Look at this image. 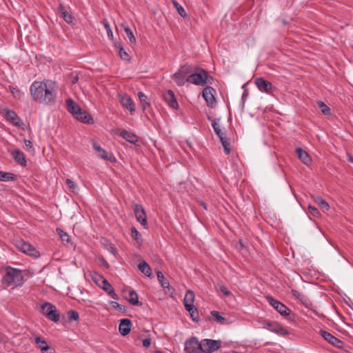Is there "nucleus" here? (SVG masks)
Segmentation results:
<instances>
[{"label": "nucleus", "mask_w": 353, "mask_h": 353, "mask_svg": "<svg viewBox=\"0 0 353 353\" xmlns=\"http://www.w3.org/2000/svg\"><path fill=\"white\" fill-rule=\"evenodd\" d=\"M214 79L208 72L200 67L195 66L193 72L188 76L186 81L196 85L212 84Z\"/></svg>", "instance_id": "nucleus-3"}, {"label": "nucleus", "mask_w": 353, "mask_h": 353, "mask_svg": "<svg viewBox=\"0 0 353 353\" xmlns=\"http://www.w3.org/2000/svg\"><path fill=\"white\" fill-rule=\"evenodd\" d=\"M220 141L221 143L222 146L223 147L224 152L225 153V154H229L231 152V148H230V144L229 141L227 140L226 137L221 138Z\"/></svg>", "instance_id": "nucleus-46"}, {"label": "nucleus", "mask_w": 353, "mask_h": 353, "mask_svg": "<svg viewBox=\"0 0 353 353\" xmlns=\"http://www.w3.org/2000/svg\"><path fill=\"white\" fill-rule=\"evenodd\" d=\"M137 96L139 99L141 108L145 111L148 106H150V103L147 101V96L142 92H139Z\"/></svg>", "instance_id": "nucleus-35"}, {"label": "nucleus", "mask_w": 353, "mask_h": 353, "mask_svg": "<svg viewBox=\"0 0 353 353\" xmlns=\"http://www.w3.org/2000/svg\"><path fill=\"white\" fill-rule=\"evenodd\" d=\"M114 47L119 50V54L121 59L125 61H130V56L126 52L122 45L119 42H114Z\"/></svg>", "instance_id": "nucleus-29"}, {"label": "nucleus", "mask_w": 353, "mask_h": 353, "mask_svg": "<svg viewBox=\"0 0 353 353\" xmlns=\"http://www.w3.org/2000/svg\"><path fill=\"white\" fill-rule=\"evenodd\" d=\"M194 69V66L189 64H185L179 69V70L185 76L191 74Z\"/></svg>", "instance_id": "nucleus-36"}, {"label": "nucleus", "mask_w": 353, "mask_h": 353, "mask_svg": "<svg viewBox=\"0 0 353 353\" xmlns=\"http://www.w3.org/2000/svg\"><path fill=\"white\" fill-rule=\"evenodd\" d=\"M216 90L210 86H206L202 92V95L208 106L212 108L216 103Z\"/></svg>", "instance_id": "nucleus-11"}, {"label": "nucleus", "mask_w": 353, "mask_h": 353, "mask_svg": "<svg viewBox=\"0 0 353 353\" xmlns=\"http://www.w3.org/2000/svg\"><path fill=\"white\" fill-rule=\"evenodd\" d=\"M186 76H185L184 74H183L182 73H181V72L179 70H178L177 72H176L174 74H173V79L174 80V81L176 82V83L179 85V86H182L185 84V77Z\"/></svg>", "instance_id": "nucleus-34"}, {"label": "nucleus", "mask_w": 353, "mask_h": 353, "mask_svg": "<svg viewBox=\"0 0 353 353\" xmlns=\"http://www.w3.org/2000/svg\"><path fill=\"white\" fill-rule=\"evenodd\" d=\"M17 248L23 253L36 258L40 256V253L30 243L21 241L17 243Z\"/></svg>", "instance_id": "nucleus-9"}, {"label": "nucleus", "mask_w": 353, "mask_h": 353, "mask_svg": "<svg viewBox=\"0 0 353 353\" xmlns=\"http://www.w3.org/2000/svg\"><path fill=\"white\" fill-rule=\"evenodd\" d=\"M132 321L129 319H123L119 325V331L122 336L128 335L131 330Z\"/></svg>", "instance_id": "nucleus-17"}, {"label": "nucleus", "mask_w": 353, "mask_h": 353, "mask_svg": "<svg viewBox=\"0 0 353 353\" xmlns=\"http://www.w3.org/2000/svg\"><path fill=\"white\" fill-rule=\"evenodd\" d=\"M254 83L260 91L267 94L272 93L273 85L271 82L265 80L263 78L259 77L255 79Z\"/></svg>", "instance_id": "nucleus-13"}, {"label": "nucleus", "mask_w": 353, "mask_h": 353, "mask_svg": "<svg viewBox=\"0 0 353 353\" xmlns=\"http://www.w3.org/2000/svg\"><path fill=\"white\" fill-rule=\"evenodd\" d=\"M35 343L37 345V347L40 349L41 352L43 347H46L49 345L47 341L41 336H36Z\"/></svg>", "instance_id": "nucleus-44"}, {"label": "nucleus", "mask_w": 353, "mask_h": 353, "mask_svg": "<svg viewBox=\"0 0 353 353\" xmlns=\"http://www.w3.org/2000/svg\"><path fill=\"white\" fill-rule=\"evenodd\" d=\"M78 80H79V77L77 75L76 77H74L73 78V79L72 80V83H77Z\"/></svg>", "instance_id": "nucleus-60"}, {"label": "nucleus", "mask_w": 353, "mask_h": 353, "mask_svg": "<svg viewBox=\"0 0 353 353\" xmlns=\"http://www.w3.org/2000/svg\"><path fill=\"white\" fill-rule=\"evenodd\" d=\"M133 210L137 220L145 228H148V221L145 210L143 205L140 204H134Z\"/></svg>", "instance_id": "nucleus-8"}, {"label": "nucleus", "mask_w": 353, "mask_h": 353, "mask_svg": "<svg viewBox=\"0 0 353 353\" xmlns=\"http://www.w3.org/2000/svg\"><path fill=\"white\" fill-rule=\"evenodd\" d=\"M164 101L173 109H178L179 104L175 97L174 92L169 90L163 94Z\"/></svg>", "instance_id": "nucleus-15"}, {"label": "nucleus", "mask_w": 353, "mask_h": 353, "mask_svg": "<svg viewBox=\"0 0 353 353\" xmlns=\"http://www.w3.org/2000/svg\"><path fill=\"white\" fill-rule=\"evenodd\" d=\"M317 104L324 115H330L331 114L330 108L324 102L319 101H317Z\"/></svg>", "instance_id": "nucleus-42"}, {"label": "nucleus", "mask_w": 353, "mask_h": 353, "mask_svg": "<svg viewBox=\"0 0 353 353\" xmlns=\"http://www.w3.org/2000/svg\"><path fill=\"white\" fill-rule=\"evenodd\" d=\"M74 117L84 123H88V124H90V123H94V121H93V118L92 117V116L88 113L86 111H83L82 110H81L80 112H79Z\"/></svg>", "instance_id": "nucleus-24"}, {"label": "nucleus", "mask_w": 353, "mask_h": 353, "mask_svg": "<svg viewBox=\"0 0 353 353\" xmlns=\"http://www.w3.org/2000/svg\"><path fill=\"white\" fill-rule=\"evenodd\" d=\"M157 276L159 282L161 287L163 288L166 294H172L174 292V289L170 285L169 282L165 278L164 275L161 271H157Z\"/></svg>", "instance_id": "nucleus-14"}, {"label": "nucleus", "mask_w": 353, "mask_h": 353, "mask_svg": "<svg viewBox=\"0 0 353 353\" xmlns=\"http://www.w3.org/2000/svg\"><path fill=\"white\" fill-rule=\"evenodd\" d=\"M26 271L21 270L11 266L6 267V274L2 277L1 282L6 288H17L21 286L24 282Z\"/></svg>", "instance_id": "nucleus-2"}, {"label": "nucleus", "mask_w": 353, "mask_h": 353, "mask_svg": "<svg viewBox=\"0 0 353 353\" xmlns=\"http://www.w3.org/2000/svg\"><path fill=\"white\" fill-rule=\"evenodd\" d=\"M239 243L241 244V248H243V245L242 244V243H241V241H239Z\"/></svg>", "instance_id": "nucleus-63"}, {"label": "nucleus", "mask_w": 353, "mask_h": 353, "mask_svg": "<svg viewBox=\"0 0 353 353\" xmlns=\"http://www.w3.org/2000/svg\"><path fill=\"white\" fill-rule=\"evenodd\" d=\"M131 236L137 243H142L141 235L134 227L131 228Z\"/></svg>", "instance_id": "nucleus-41"}, {"label": "nucleus", "mask_w": 353, "mask_h": 353, "mask_svg": "<svg viewBox=\"0 0 353 353\" xmlns=\"http://www.w3.org/2000/svg\"><path fill=\"white\" fill-rule=\"evenodd\" d=\"M202 352L204 353H211L219 350L221 346L220 341L212 339H203L201 341Z\"/></svg>", "instance_id": "nucleus-7"}, {"label": "nucleus", "mask_w": 353, "mask_h": 353, "mask_svg": "<svg viewBox=\"0 0 353 353\" xmlns=\"http://www.w3.org/2000/svg\"><path fill=\"white\" fill-rule=\"evenodd\" d=\"M41 312L50 321L55 323L59 321L60 315L56 307L50 303L46 302L41 305Z\"/></svg>", "instance_id": "nucleus-5"}, {"label": "nucleus", "mask_w": 353, "mask_h": 353, "mask_svg": "<svg viewBox=\"0 0 353 353\" xmlns=\"http://www.w3.org/2000/svg\"><path fill=\"white\" fill-rule=\"evenodd\" d=\"M266 327L271 332L282 336H286L289 334V332L276 322L268 323L266 324Z\"/></svg>", "instance_id": "nucleus-16"}, {"label": "nucleus", "mask_w": 353, "mask_h": 353, "mask_svg": "<svg viewBox=\"0 0 353 353\" xmlns=\"http://www.w3.org/2000/svg\"><path fill=\"white\" fill-rule=\"evenodd\" d=\"M349 161H350V162H353V157H350Z\"/></svg>", "instance_id": "nucleus-62"}, {"label": "nucleus", "mask_w": 353, "mask_h": 353, "mask_svg": "<svg viewBox=\"0 0 353 353\" xmlns=\"http://www.w3.org/2000/svg\"><path fill=\"white\" fill-rule=\"evenodd\" d=\"M12 156L18 164L23 167L26 166L27 161L23 152L19 150H14L12 153Z\"/></svg>", "instance_id": "nucleus-21"}, {"label": "nucleus", "mask_w": 353, "mask_h": 353, "mask_svg": "<svg viewBox=\"0 0 353 353\" xmlns=\"http://www.w3.org/2000/svg\"><path fill=\"white\" fill-rule=\"evenodd\" d=\"M172 3L174 6V7L176 9L178 13L183 18H185L187 17L185 10L183 8V6H181L176 0H172Z\"/></svg>", "instance_id": "nucleus-40"}, {"label": "nucleus", "mask_w": 353, "mask_h": 353, "mask_svg": "<svg viewBox=\"0 0 353 353\" xmlns=\"http://www.w3.org/2000/svg\"><path fill=\"white\" fill-rule=\"evenodd\" d=\"M121 26L123 27L127 37H128L130 43H136V38L132 32V30L130 28V27L124 23H122Z\"/></svg>", "instance_id": "nucleus-33"}, {"label": "nucleus", "mask_w": 353, "mask_h": 353, "mask_svg": "<svg viewBox=\"0 0 353 353\" xmlns=\"http://www.w3.org/2000/svg\"><path fill=\"white\" fill-rule=\"evenodd\" d=\"M190 314L191 318L194 321H198L199 319V312L194 306L192 307V310H188Z\"/></svg>", "instance_id": "nucleus-49"}, {"label": "nucleus", "mask_w": 353, "mask_h": 353, "mask_svg": "<svg viewBox=\"0 0 353 353\" xmlns=\"http://www.w3.org/2000/svg\"><path fill=\"white\" fill-rule=\"evenodd\" d=\"M66 184L68 185L70 189L74 190L76 188L75 183L71 179H66Z\"/></svg>", "instance_id": "nucleus-54"}, {"label": "nucleus", "mask_w": 353, "mask_h": 353, "mask_svg": "<svg viewBox=\"0 0 353 353\" xmlns=\"http://www.w3.org/2000/svg\"><path fill=\"white\" fill-rule=\"evenodd\" d=\"M93 147L97 153V156L103 159L110 161V162H115L116 159L113 155L108 156V152L103 149L100 145L94 143Z\"/></svg>", "instance_id": "nucleus-18"}, {"label": "nucleus", "mask_w": 353, "mask_h": 353, "mask_svg": "<svg viewBox=\"0 0 353 353\" xmlns=\"http://www.w3.org/2000/svg\"><path fill=\"white\" fill-rule=\"evenodd\" d=\"M42 353H56L54 348L50 345L42 348Z\"/></svg>", "instance_id": "nucleus-53"}, {"label": "nucleus", "mask_w": 353, "mask_h": 353, "mask_svg": "<svg viewBox=\"0 0 353 353\" xmlns=\"http://www.w3.org/2000/svg\"><path fill=\"white\" fill-rule=\"evenodd\" d=\"M103 265L105 266L106 268H109L108 263L106 261H105V260H103Z\"/></svg>", "instance_id": "nucleus-61"}, {"label": "nucleus", "mask_w": 353, "mask_h": 353, "mask_svg": "<svg viewBox=\"0 0 353 353\" xmlns=\"http://www.w3.org/2000/svg\"><path fill=\"white\" fill-rule=\"evenodd\" d=\"M9 90L12 94V95L17 99H20L21 97V92L18 88L14 87L12 85H9Z\"/></svg>", "instance_id": "nucleus-50"}, {"label": "nucleus", "mask_w": 353, "mask_h": 353, "mask_svg": "<svg viewBox=\"0 0 353 353\" xmlns=\"http://www.w3.org/2000/svg\"><path fill=\"white\" fill-rule=\"evenodd\" d=\"M308 212L310 214H311L314 217H319L321 214L320 212L316 207L310 205L308 206Z\"/></svg>", "instance_id": "nucleus-51"}, {"label": "nucleus", "mask_w": 353, "mask_h": 353, "mask_svg": "<svg viewBox=\"0 0 353 353\" xmlns=\"http://www.w3.org/2000/svg\"><path fill=\"white\" fill-rule=\"evenodd\" d=\"M151 345V340L150 339H145L143 340V345L145 347H150Z\"/></svg>", "instance_id": "nucleus-58"}, {"label": "nucleus", "mask_w": 353, "mask_h": 353, "mask_svg": "<svg viewBox=\"0 0 353 353\" xmlns=\"http://www.w3.org/2000/svg\"><path fill=\"white\" fill-rule=\"evenodd\" d=\"M243 88H244V91L242 95V99L244 100L248 96V90L245 88V85L243 86Z\"/></svg>", "instance_id": "nucleus-59"}, {"label": "nucleus", "mask_w": 353, "mask_h": 353, "mask_svg": "<svg viewBox=\"0 0 353 353\" xmlns=\"http://www.w3.org/2000/svg\"><path fill=\"white\" fill-rule=\"evenodd\" d=\"M185 350L187 353H202V344L194 336L190 338L185 343Z\"/></svg>", "instance_id": "nucleus-6"}, {"label": "nucleus", "mask_w": 353, "mask_h": 353, "mask_svg": "<svg viewBox=\"0 0 353 353\" xmlns=\"http://www.w3.org/2000/svg\"><path fill=\"white\" fill-rule=\"evenodd\" d=\"M67 314H68V318L69 321H77L79 319V313L74 310H69L67 312Z\"/></svg>", "instance_id": "nucleus-45"}, {"label": "nucleus", "mask_w": 353, "mask_h": 353, "mask_svg": "<svg viewBox=\"0 0 353 353\" xmlns=\"http://www.w3.org/2000/svg\"><path fill=\"white\" fill-rule=\"evenodd\" d=\"M65 103L67 105V110L73 116H75L81 110L79 105L70 98L66 99Z\"/></svg>", "instance_id": "nucleus-23"}, {"label": "nucleus", "mask_w": 353, "mask_h": 353, "mask_svg": "<svg viewBox=\"0 0 353 353\" xmlns=\"http://www.w3.org/2000/svg\"><path fill=\"white\" fill-rule=\"evenodd\" d=\"M212 128L214 129L215 134L218 136V137L219 138L220 140L221 139V138H225V137L224 136V134L222 132L221 130L220 129V128L218 125L217 119H214L212 121Z\"/></svg>", "instance_id": "nucleus-38"}, {"label": "nucleus", "mask_w": 353, "mask_h": 353, "mask_svg": "<svg viewBox=\"0 0 353 353\" xmlns=\"http://www.w3.org/2000/svg\"><path fill=\"white\" fill-rule=\"evenodd\" d=\"M139 270L144 274L146 276L150 277L152 276V270L150 265L145 262L142 261L138 265Z\"/></svg>", "instance_id": "nucleus-30"}, {"label": "nucleus", "mask_w": 353, "mask_h": 353, "mask_svg": "<svg viewBox=\"0 0 353 353\" xmlns=\"http://www.w3.org/2000/svg\"><path fill=\"white\" fill-rule=\"evenodd\" d=\"M314 201L323 211H327L330 209V205L325 200L320 196H313Z\"/></svg>", "instance_id": "nucleus-28"}, {"label": "nucleus", "mask_w": 353, "mask_h": 353, "mask_svg": "<svg viewBox=\"0 0 353 353\" xmlns=\"http://www.w3.org/2000/svg\"><path fill=\"white\" fill-rule=\"evenodd\" d=\"M268 302L283 316L288 320H293L294 319V314L292 313V311L283 303L278 300L274 299L272 296H268L266 297Z\"/></svg>", "instance_id": "nucleus-4"}, {"label": "nucleus", "mask_w": 353, "mask_h": 353, "mask_svg": "<svg viewBox=\"0 0 353 353\" xmlns=\"http://www.w3.org/2000/svg\"><path fill=\"white\" fill-rule=\"evenodd\" d=\"M220 290L221 292H223V294H225V296L231 295V292L229 291L225 286H221Z\"/></svg>", "instance_id": "nucleus-56"}, {"label": "nucleus", "mask_w": 353, "mask_h": 353, "mask_svg": "<svg viewBox=\"0 0 353 353\" xmlns=\"http://www.w3.org/2000/svg\"><path fill=\"white\" fill-rule=\"evenodd\" d=\"M92 278L96 284L99 287L102 285L103 280H106L103 276L96 272L92 274Z\"/></svg>", "instance_id": "nucleus-47"}, {"label": "nucleus", "mask_w": 353, "mask_h": 353, "mask_svg": "<svg viewBox=\"0 0 353 353\" xmlns=\"http://www.w3.org/2000/svg\"><path fill=\"white\" fill-rule=\"evenodd\" d=\"M319 334L326 341H327L332 345H334L338 348H342L343 347V345H344L343 341H342L339 339L335 337L334 335H332L330 332L325 331V330H320Z\"/></svg>", "instance_id": "nucleus-10"}, {"label": "nucleus", "mask_w": 353, "mask_h": 353, "mask_svg": "<svg viewBox=\"0 0 353 353\" xmlns=\"http://www.w3.org/2000/svg\"><path fill=\"white\" fill-rule=\"evenodd\" d=\"M57 233L59 234L60 238L63 243L69 244L71 243V239L70 236L60 228L57 229Z\"/></svg>", "instance_id": "nucleus-37"}, {"label": "nucleus", "mask_w": 353, "mask_h": 353, "mask_svg": "<svg viewBox=\"0 0 353 353\" xmlns=\"http://www.w3.org/2000/svg\"><path fill=\"white\" fill-rule=\"evenodd\" d=\"M120 101H121V103L122 104V105L124 108H125L126 109H128L130 111L131 114H133V113L135 112V108H134V104L133 101L131 99V97L127 94L123 95L121 98Z\"/></svg>", "instance_id": "nucleus-20"}, {"label": "nucleus", "mask_w": 353, "mask_h": 353, "mask_svg": "<svg viewBox=\"0 0 353 353\" xmlns=\"http://www.w3.org/2000/svg\"><path fill=\"white\" fill-rule=\"evenodd\" d=\"M128 301L133 305H141L142 303L139 301V296L134 290L130 291Z\"/></svg>", "instance_id": "nucleus-32"}, {"label": "nucleus", "mask_w": 353, "mask_h": 353, "mask_svg": "<svg viewBox=\"0 0 353 353\" xmlns=\"http://www.w3.org/2000/svg\"><path fill=\"white\" fill-rule=\"evenodd\" d=\"M194 293L192 290H188L183 299L184 306L186 310H192L194 306Z\"/></svg>", "instance_id": "nucleus-22"}, {"label": "nucleus", "mask_w": 353, "mask_h": 353, "mask_svg": "<svg viewBox=\"0 0 353 353\" xmlns=\"http://www.w3.org/2000/svg\"><path fill=\"white\" fill-rule=\"evenodd\" d=\"M100 288L105 290L112 299L115 300L119 299V296L116 294L112 285L107 280H103V284Z\"/></svg>", "instance_id": "nucleus-25"}, {"label": "nucleus", "mask_w": 353, "mask_h": 353, "mask_svg": "<svg viewBox=\"0 0 353 353\" xmlns=\"http://www.w3.org/2000/svg\"><path fill=\"white\" fill-rule=\"evenodd\" d=\"M103 24L105 27V29L106 30L108 38L111 40H113V38H114L113 32L111 30L110 26L109 23L108 22L107 19H104L103 20Z\"/></svg>", "instance_id": "nucleus-48"}, {"label": "nucleus", "mask_w": 353, "mask_h": 353, "mask_svg": "<svg viewBox=\"0 0 353 353\" xmlns=\"http://www.w3.org/2000/svg\"><path fill=\"white\" fill-rule=\"evenodd\" d=\"M296 154L303 163L305 165H309L312 159L306 151L303 150L301 148H298L296 149Z\"/></svg>", "instance_id": "nucleus-26"}, {"label": "nucleus", "mask_w": 353, "mask_h": 353, "mask_svg": "<svg viewBox=\"0 0 353 353\" xmlns=\"http://www.w3.org/2000/svg\"><path fill=\"white\" fill-rule=\"evenodd\" d=\"M119 136L130 143L138 145L139 143V139L135 134L125 130H122Z\"/></svg>", "instance_id": "nucleus-19"}, {"label": "nucleus", "mask_w": 353, "mask_h": 353, "mask_svg": "<svg viewBox=\"0 0 353 353\" xmlns=\"http://www.w3.org/2000/svg\"><path fill=\"white\" fill-rule=\"evenodd\" d=\"M16 179L17 176L14 174L1 171V181H15Z\"/></svg>", "instance_id": "nucleus-39"}, {"label": "nucleus", "mask_w": 353, "mask_h": 353, "mask_svg": "<svg viewBox=\"0 0 353 353\" xmlns=\"http://www.w3.org/2000/svg\"><path fill=\"white\" fill-rule=\"evenodd\" d=\"M211 317L209 318L210 321H216L221 324H225L226 319L222 316L218 311H212L210 312Z\"/></svg>", "instance_id": "nucleus-31"}, {"label": "nucleus", "mask_w": 353, "mask_h": 353, "mask_svg": "<svg viewBox=\"0 0 353 353\" xmlns=\"http://www.w3.org/2000/svg\"><path fill=\"white\" fill-rule=\"evenodd\" d=\"M57 90V83L49 79L34 81L30 88L32 99L44 104H50L55 101Z\"/></svg>", "instance_id": "nucleus-1"}, {"label": "nucleus", "mask_w": 353, "mask_h": 353, "mask_svg": "<svg viewBox=\"0 0 353 353\" xmlns=\"http://www.w3.org/2000/svg\"><path fill=\"white\" fill-rule=\"evenodd\" d=\"M299 301L303 305H305L307 308H309L310 310H312V311H314L316 314H317L316 311H315L314 309H313V304L312 303V301L310 300V299L306 296V295H304L303 296V298L299 300Z\"/></svg>", "instance_id": "nucleus-43"}, {"label": "nucleus", "mask_w": 353, "mask_h": 353, "mask_svg": "<svg viewBox=\"0 0 353 353\" xmlns=\"http://www.w3.org/2000/svg\"><path fill=\"white\" fill-rule=\"evenodd\" d=\"M291 292H292V295L298 300H301L303 298V296L305 295L296 290L292 289L291 290Z\"/></svg>", "instance_id": "nucleus-52"}, {"label": "nucleus", "mask_w": 353, "mask_h": 353, "mask_svg": "<svg viewBox=\"0 0 353 353\" xmlns=\"http://www.w3.org/2000/svg\"><path fill=\"white\" fill-rule=\"evenodd\" d=\"M59 12L60 13L61 17L65 20V22H67L68 23H72L74 19L73 16L66 10L65 6L62 3L59 4Z\"/></svg>", "instance_id": "nucleus-27"}, {"label": "nucleus", "mask_w": 353, "mask_h": 353, "mask_svg": "<svg viewBox=\"0 0 353 353\" xmlns=\"http://www.w3.org/2000/svg\"><path fill=\"white\" fill-rule=\"evenodd\" d=\"M111 304H112V306L114 308L118 309V310H124V307H123L121 305H120V304H119V303H117V302L112 301Z\"/></svg>", "instance_id": "nucleus-55"}, {"label": "nucleus", "mask_w": 353, "mask_h": 353, "mask_svg": "<svg viewBox=\"0 0 353 353\" xmlns=\"http://www.w3.org/2000/svg\"><path fill=\"white\" fill-rule=\"evenodd\" d=\"M24 143L28 150L33 149L32 143L28 139H24Z\"/></svg>", "instance_id": "nucleus-57"}, {"label": "nucleus", "mask_w": 353, "mask_h": 353, "mask_svg": "<svg viewBox=\"0 0 353 353\" xmlns=\"http://www.w3.org/2000/svg\"><path fill=\"white\" fill-rule=\"evenodd\" d=\"M5 118L14 125L24 129V123L14 111L7 109Z\"/></svg>", "instance_id": "nucleus-12"}]
</instances>
